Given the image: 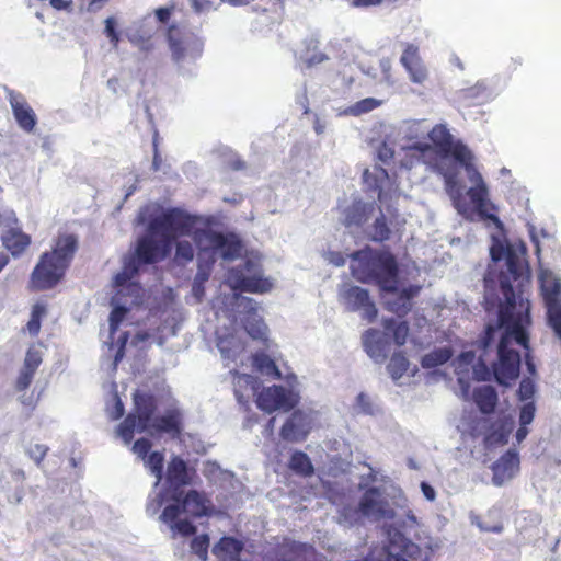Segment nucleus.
I'll use <instances>...</instances> for the list:
<instances>
[{"mask_svg":"<svg viewBox=\"0 0 561 561\" xmlns=\"http://www.w3.org/2000/svg\"><path fill=\"white\" fill-rule=\"evenodd\" d=\"M149 337H150V334L148 332L139 331L136 333L133 343L134 344L141 343V342L148 341Z\"/></svg>","mask_w":561,"mask_h":561,"instance_id":"nucleus-64","label":"nucleus"},{"mask_svg":"<svg viewBox=\"0 0 561 561\" xmlns=\"http://www.w3.org/2000/svg\"><path fill=\"white\" fill-rule=\"evenodd\" d=\"M492 261L505 260L507 271L494 279L489 272L484 277V302L486 311L495 310L497 327L488 324L485 336L480 341L482 350L476 363V354L462 352L455 360V373L462 393L468 394L467 377L472 370L477 380H495L505 387L511 386L519 376L520 354L516 346L528 350L527 327L530 324V304L524 296L522 286L523 263L508 245L493 237L490 247Z\"/></svg>","mask_w":561,"mask_h":561,"instance_id":"nucleus-1","label":"nucleus"},{"mask_svg":"<svg viewBox=\"0 0 561 561\" xmlns=\"http://www.w3.org/2000/svg\"><path fill=\"white\" fill-rule=\"evenodd\" d=\"M7 94L19 127L26 133L33 131L37 123V117L31 105L20 93H16L12 90H7Z\"/></svg>","mask_w":561,"mask_h":561,"instance_id":"nucleus-18","label":"nucleus"},{"mask_svg":"<svg viewBox=\"0 0 561 561\" xmlns=\"http://www.w3.org/2000/svg\"><path fill=\"white\" fill-rule=\"evenodd\" d=\"M535 393V383L530 378H524L520 381L518 397L522 401L531 399Z\"/></svg>","mask_w":561,"mask_h":561,"instance_id":"nucleus-54","label":"nucleus"},{"mask_svg":"<svg viewBox=\"0 0 561 561\" xmlns=\"http://www.w3.org/2000/svg\"><path fill=\"white\" fill-rule=\"evenodd\" d=\"M178 522H175V519L173 522H169L171 524V529L172 530H175L178 531L179 534H182V535H191L195 531V527L193 526V524L187 520V519H181L180 517L176 518Z\"/></svg>","mask_w":561,"mask_h":561,"instance_id":"nucleus-56","label":"nucleus"},{"mask_svg":"<svg viewBox=\"0 0 561 561\" xmlns=\"http://www.w3.org/2000/svg\"><path fill=\"white\" fill-rule=\"evenodd\" d=\"M311 46L313 50L317 48L316 43L310 41L307 51L300 55V59L307 64L308 67L320 64L327 59L325 55L321 51H310Z\"/></svg>","mask_w":561,"mask_h":561,"instance_id":"nucleus-51","label":"nucleus"},{"mask_svg":"<svg viewBox=\"0 0 561 561\" xmlns=\"http://www.w3.org/2000/svg\"><path fill=\"white\" fill-rule=\"evenodd\" d=\"M217 347L224 359H232L244 350V344L234 335L218 334Z\"/></svg>","mask_w":561,"mask_h":561,"instance_id":"nucleus-30","label":"nucleus"},{"mask_svg":"<svg viewBox=\"0 0 561 561\" xmlns=\"http://www.w3.org/2000/svg\"><path fill=\"white\" fill-rule=\"evenodd\" d=\"M427 125L425 121H409L402 123L399 128V134L402 136V140L414 141L426 136Z\"/></svg>","mask_w":561,"mask_h":561,"instance_id":"nucleus-34","label":"nucleus"},{"mask_svg":"<svg viewBox=\"0 0 561 561\" xmlns=\"http://www.w3.org/2000/svg\"><path fill=\"white\" fill-rule=\"evenodd\" d=\"M386 308L399 317L407 314L412 307V299L419 294V286H398L397 275L389 279V286L380 287Z\"/></svg>","mask_w":561,"mask_h":561,"instance_id":"nucleus-14","label":"nucleus"},{"mask_svg":"<svg viewBox=\"0 0 561 561\" xmlns=\"http://www.w3.org/2000/svg\"><path fill=\"white\" fill-rule=\"evenodd\" d=\"M227 2L232 5H243L248 0H190V5L197 14H206L218 9L219 4Z\"/></svg>","mask_w":561,"mask_h":561,"instance_id":"nucleus-37","label":"nucleus"},{"mask_svg":"<svg viewBox=\"0 0 561 561\" xmlns=\"http://www.w3.org/2000/svg\"><path fill=\"white\" fill-rule=\"evenodd\" d=\"M400 64L413 83L421 84L427 79V69L420 57L417 46L408 44L400 57Z\"/></svg>","mask_w":561,"mask_h":561,"instance_id":"nucleus-19","label":"nucleus"},{"mask_svg":"<svg viewBox=\"0 0 561 561\" xmlns=\"http://www.w3.org/2000/svg\"><path fill=\"white\" fill-rule=\"evenodd\" d=\"M128 341V332H123L117 337V343L119 344V347L115 355V363H117L123 357V350Z\"/></svg>","mask_w":561,"mask_h":561,"instance_id":"nucleus-60","label":"nucleus"},{"mask_svg":"<svg viewBox=\"0 0 561 561\" xmlns=\"http://www.w3.org/2000/svg\"><path fill=\"white\" fill-rule=\"evenodd\" d=\"M199 218L172 208L154 217L148 225V234L138 240L134 253L124 257L123 268L116 274L114 283L128 290L138 291L139 287L131 279L142 264L156 262L164 257L172 248V242L182 236H191L198 249L201 263L211 265L216 257L230 261L239 257L242 244L234 234L217 233L210 228H199Z\"/></svg>","mask_w":561,"mask_h":561,"instance_id":"nucleus-3","label":"nucleus"},{"mask_svg":"<svg viewBox=\"0 0 561 561\" xmlns=\"http://www.w3.org/2000/svg\"><path fill=\"white\" fill-rule=\"evenodd\" d=\"M209 545V538L207 535H201L195 537L192 540L191 548L192 551L202 560L205 561L207 559V548Z\"/></svg>","mask_w":561,"mask_h":561,"instance_id":"nucleus-50","label":"nucleus"},{"mask_svg":"<svg viewBox=\"0 0 561 561\" xmlns=\"http://www.w3.org/2000/svg\"><path fill=\"white\" fill-rule=\"evenodd\" d=\"M135 413L129 414L117 427V435L128 445L135 432H165L172 435L180 433L181 415L176 410H171L161 417H154V400L147 393L136 392L134 394Z\"/></svg>","mask_w":561,"mask_h":561,"instance_id":"nucleus-4","label":"nucleus"},{"mask_svg":"<svg viewBox=\"0 0 561 561\" xmlns=\"http://www.w3.org/2000/svg\"><path fill=\"white\" fill-rule=\"evenodd\" d=\"M48 451V447L42 444H35L27 448L28 456L36 462L39 463L41 460L46 456Z\"/></svg>","mask_w":561,"mask_h":561,"instance_id":"nucleus-57","label":"nucleus"},{"mask_svg":"<svg viewBox=\"0 0 561 561\" xmlns=\"http://www.w3.org/2000/svg\"><path fill=\"white\" fill-rule=\"evenodd\" d=\"M299 398V392L293 386L285 388L274 385L263 388L256 394V405L266 413L275 411L287 412L298 404Z\"/></svg>","mask_w":561,"mask_h":561,"instance_id":"nucleus-11","label":"nucleus"},{"mask_svg":"<svg viewBox=\"0 0 561 561\" xmlns=\"http://www.w3.org/2000/svg\"><path fill=\"white\" fill-rule=\"evenodd\" d=\"M327 260L335 266H342L345 264V257L340 252H329L327 254Z\"/></svg>","mask_w":561,"mask_h":561,"instance_id":"nucleus-61","label":"nucleus"},{"mask_svg":"<svg viewBox=\"0 0 561 561\" xmlns=\"http://www.w3.org/2000/svg\"><path fill=\"white\" fill-rule=\"evenodd\" d=\"M34 374V370H28L27 368L23 367L16 380V390L24 391L25 389H27L32 383Z\"/></svg>","mask_w":561,"mask_h":561,"instance_id":"nucleus-55","label":"nucleus"},{"mask_svg":"<svg viewBox=\"0 0 561 561\" xmlns=\"http://www.w3.org/2000/svg\"><path fill=\"white\" fill-rule=\"evenodd\" d=\"M364 517L371 522L393 519L394 510L391 506L385 491L380 488H369L359 501Z\"/></svg>","mask_w":561,"mask_h":561,"instance_id":"nucleus-15","label":"nucleus"},{"mask_svg":"<svg viewBox=\"0 0 561 561\" xmlns=\"http://www.w3.org/2000/svg\"><path fill=\"white\" fill-rule=\"evenodd\" d=\"M113 400L114 407L111 410H108V415L112 420H117L122 417L124 414V404L117 394H114Z\"/></svg>","mask_w":561,"mask_h":561,"instance_id":"nucleus-58","label":"nucleus"},{"mask_svg":"<svg viewBox=\"0 0 561 561\" xmlns=\"http://www.w3.org/2000/svg\"><path fill=\"white\" fill-rule=\"evenodd\" d=\"M127 313V308L124 306H114L111 314H110V343H113L114 341V334L116 333L119 324L125 319V316Z\"/></svg>","mask_w":561,"mask_h":561,"instance_id":"nucleus-49","label":"nucleus"},{"mask_svg":"<svg viewBox=\"0 0 561 561\" xmlns=\"http://www.w3.org/2000/svg\"><path fill=\"white\" fill-rule=\"evenodd\" d=\"M78 247L72 234H61L51 252H45L35 266L31 282L36 289L53 288L65 275Z\"/></svg>","mask_w":561,"mask_h":561,"instance_id":"nucleus-6","label":"nucleus"},{"mask_svg":"<svg viewBox=\"0 0 561 561\" xmlns=\"http://www.w3.org/2000/svg\"><path fill=\"white\" fill-rule=\"evenodd\" d=\"M242 548L243 546L239 540L232 537H224L214 546L213 554L217 561H238Z\"/></svg>","mask_w":561,"mask_h":561,"instance_id":"nucleus-28","label":"nucleus"},{"mask_svg":"<svg viewBox=\"0 0 561 561\" xmlns=\"http://www.w3.org/2000/svg\"><path fill=\"white\" fill-rule=\"evenodd\" d=\"M383 325L387 334L392 333L396 344L403 345L407 342L409 327L405 321L386 319Z\"/></svg>","mask_w":561,"mask_h":561,"instance_id":"nucleus-39","label":"nucleus"},{"mask_svg":"<svg viewBox=\"0 0 561 561\" xmlns=\"http://www.w3.org/2000/svg\"><path fill=\"white\" fill-rule=\"evenodd\" d=\"M104 33L106 36H110L114 33H116V30H115V19L114 18H107L105 20V30H104Z\"/></svg>","mask_w":561,"mask_h":561,"instance_id":"nucleus-63","label":"nucleus"},{"mask_svg":"<svg viewBox=\"0 0 561 561\" xmlns=\"http://www.w3.org/2000/svg\"><path fill=\"white\" fill-rule=\"evenodd\" d=\"M172 58L178 64L198 58L204 49V39L194 32L172 26L168 31Z\"/></svg>","mask_w":561,"mask_h":561,"instance_id":"nucleus-10","label":"nucleus"},{"mask_svg":"<svg viewBox=\"0 0 561 561\" xmlns=\"http://www.w3.org/2000/svg\"><path fill=\"white\" fill-rule=\"evenodd\" d=\"M541 294L547 307L548 323L561 341V279L550 270L539 272Z\"/></svg>","mask_w":561,"mask_h":561,"instance_id":"nucleus-9","label":"nucleus"},{"mask_svg":"<svg viewBox=\"0 0 561 561\" xmlns=\"http://www.w3.org/2000/svg\"><path fill=\"white\" fill-rule=\"evenodd\" d=\"M402 146H410V145L402 142V141H400L398 144H393L389 139L385 140L382 142V145L378 148L379 160L382 162H388L389 160L393 159L396 157V154H400V151H405L407 159L402 158L401 163L403 167H405L408 169L412 168L414 165V163L417 161L415 160V157H412L409 149H402L401 148Z\"/></svg>","mask_w":561,"mask_h":561,"instance_id":"nucleus-27","label":"nucleus"},{"mask_svg":"<svg viewBox=\"0 0 561 561\" xmlns=\"http://www.w3.org/2000/svg\"><path fill=\"white\" fill-rule=\"evenodd\" d=\"M289 467L294 472L304 477H309L313 473L311 460L308 455L302 451H295L291 455Z\"/></svg>","mask_w":561,"mask_h":561,"instance_id":"nucleus-40","label":"nucleus"},{"mask_svg":"<svg viewBox=\"0 0 561 561\" xmlns=\"http://www.w3.org/2000/svg\"><path fill=\"white\" fill-rule=\"evenodd\" d=\"M351 271L359 282H376L381 287L397 275V264L388 252L365 249L351 255Z\"/></svg>","mask_w":561,"mask_h":561,"instance_id":"nucleus-7","label":"nucleus"},{"mask_svg":"<svg viewBox=\"0 0 561 561\" xmlns=\"http://www.w3.org/2000/svg\"><path fill=\"white\" fill-rule=\"evenodd\" d=\"M421 490H422V493L424 495V497L428 501H434L435 497H436V492L434 490L433 486H431L428 483L426 482H422L421 483Z\"/></svg>","mask_w":561,"mask_h":561,"instance_id":"nucleus-62","label":"nucleus"},{"mask_svg":"<svg viewBox=\"0 0 561 561\" xmlns=\"http://www.w3.org/2000/svg\"><path fill=\"white\" fill-rule=\"evenodd\" d=\"M240 322L253 340H265L267 327L257 312V304L251 298L237 296Z\"/></svg>","mask_w":561,"mask_h":561,"instance_id":"nucleus-16","label":"nucleus"},{"mask_svg":"<svg viewBox=\"0 0 561 561\" xmlns=\"http://www.w3.org/2000/svg\"><path fill=\"white\" fill-rule=\"evenodd\" d=\"M253 365L262 375L273 379L280 378V371L274 360L264 353H256L253 356Z\"/></svg>","mask_w":561,"mask_h":561,"instance_id":"nucleus-35","label":"nucleus"},{"mask_svg":"<svg viewBox=\"0 0 561 561\" xmlns=\"http://www.w3.org/2000/svg\"><path fill=\"white\" fill-rule=\"evenodd\" d=\"M364 518L359 504L357 507L344 506L339 512L337 523L345 528H351L360 525Z\"/></svg>","mask_w":561,"mask_h":561,"instance_id":"nucleus-36","label":"nucleus"},{"mask_svg":"<svg viewBox=\"0 0 561 561\" xmlns=\"http://www.w3.org/2000/svg\"><path fill=\"white\" fill-rule=\"evenodd\" d=\"M150 447L151 445L148 439L140 438L133 445V453L144 459L145 466L156 477L154 486H157L162 480L163 455L159 451H153L145 459Z\"/></svg>","mask_w":561,"mask_h":561,"instance_id":"nucleus-22","label":"nucleus"},{"mask_svg":"<svg viewBox=\"0 0 561 561\" xmlns=\"http://www.w3.org/2000/svg\"><path fill=\"white\" fill-rule=\"evenodd\" d=\"M339 302L348 311H358L363 319L373 322L377 317V308L370 300L369 294L366 289L344 283L340 286Z\"/></svg>","mask_w":561,"mask_h":561,"instance_id":"nucleus-12","label":"nucleus"},{"mask_svg":"<svg viewBox=\"0 0 561 561\" xmlns=\"http://www.w3.org/2000/svg\"><path fill=\"white\" fill-rule=\"evenodd\" d=\"M492 470V481L496 486H501L505 482L513 479L519 470V458L517 453L510 450L504 454L497 461L494 462Z\"/></svg>","mask_w":561,"mask_h":561,"instance_id":"nucleus-20","label":"nucleus"},{"mask_svg":"<svg viewBox=\"0 0 561 561\" xmlns=\"http://www.w3.org/2000/svg\"><path fill=\"white\" fill-rule=\"evenodd\" d=\"M363 180L368 190L378 192V199L383 204L387 191L390 187V179L387 171L375 165L371 170L367 169L364 171Z\"/></svg>","mask_w":561,"mask_h":561,"instance_id":"nucleus-25","label":"nucleus"},{"mask_svg":"<svg viewBox=\"0 0 561 561\" xmlns=\"http://www.w3.org/2000/svg\"><path fill=\"white\" fill-rule=\"evenodd\" d=\"M473 399L480 411L484 414L494 411L497 403V393L491 386H480L473 391Z\"/></svg>","mask_w":561,"mask_h":561,"instance_id":"nucleus-29","label":"nucleus"},{"mask_svg":"<svg viewBox=\"0 0 561 561\" xmlns=\"http://www.w3.org/2000/svg\"><path fill=\"white\" fill-rule=\"evenodd\" d=\"M172 11H173V7H162V8H158L154 11V14H156L157 20L160 23L165 24L169 22Z\"/></svg>","mask_w":561,"mask_h":561,"instance_id":"nucleus-59","label":"nucleus"},{"mask_svg":"<svg viewBox=\"0 0 561 561\" xmlns=\"http://www.w3.org/2000/svg\"><path fill=\"white\" fill-rule=\"evenodd\" d=\"M409 362L401 354H394L387 366V369L394 380H398L408 369Z\"/></svg>","mask_w":561,"mask_h":561,"instance_id":"nucleus-45","label":"nucleus"},{"mask_svg":"<svg viewBox=\"0 0 561 561\" xmlns=\"http://www.w3.org/2000/svg\"><path fill=\"white\" fill-rule=\"evenodd\" d=\"M209 275H210V265L199 263L198 271L194 277L193 285H192V294L196 298L197 301H201L204 296V293H205L204 285L208 280Z\"/></svg>","mask_w":561,"mask_h":561,"instance_id":"nucleus-41","label":"nucleus"},{"mask_svg":"<svg viewBox=\"0 0 561 561\" xmlns=\"http://www.w3.org/2000/svg\"><path fill=\"white\" fill-rule=\"evenodd\" d=\"M432 145L413 142L402 146L409 149L417 162L428 165L438 172L445 181V188L458 214L473 220L479 217L492 221L501 229L497 216L490 211L494 209L489 201V191L482 175L473 165L471 150L460 140L455 139L444 124H438L427 133Z\"/></svg>","mask_w":561,"mask_h":561,"instance_id":"nucleus-2","label":"nucleus"},{"mask_svg":"<svg viewBox=\"0 0 561 561\" xmlns=\"http://www.w3.org/2000/svg\"><path fill=\"white\" fill-rule=\"evenodd\" d=\"M128 39L131 44L139 47L141 50L148 51L153 47V45L150 41V35L149 34H140L139 31L129 32Z\"/></svg>","mask_w":561,"mask_h":561,"instance_id":"nucleus-52","label":"nucleus"},{"mask_svg":"<svg viewBox=\"0 0 561 561\" xmlns=\"http://www.w3.org/2000/svg\"><path fill=\"white\" fill-rule=\"evenodd\" d=\"M387 335L376 329H369L363 334L365 351L376 363H381L387 357L389 352Z\"/></svg>","mask_w":561,"mask_h":561,"instance_id":"nucleus-21","label":"nucleus"},{"mask_svg":"<svg viewBox=\"0 0 561 561\" xmlns=\"http://www.w3.org/2000/svg\"><path fill=\"white\" fill-rule=\"evenodd\" d=\"M353 410L356 414L376 415L379 412L378 405L365 393L356 397Z\"/></svg>","mask_w":561,"mask_h":561,"instance_id":"nucleus-44","label":"nucleus"},{"mask_svg":"<svg viewBox=\"0 0 561 561\" xmlns=\"http://www.w3.org/2000/svg\"><path fill=\"white\" fill-rule=\"evenodd\" d=\"M172 497L174 503L168 505L160 516L164 523L173 522L180 517L181 514H187L191 516H203L208 514V501L197 491H190L183 500H181L175 493Z\"/></svg>","mask_w":561,"mask_h":561,"instance_id":"nucleus-13","label":"nucleus"},{"mask_svg":"<svg viewBox=\"0 0 561 561\" xmlns=\"http://www.w3.org/2000/svg\"><path fill=\"white\" fill-rule=\"evenodd\" d=\"M226 282L233 290L256 294L267 293L273 287L272 280L264 277L260 263L250 259L240 266L229 270Z\"/></svg>","mask_w":561,"mask_h":561,"instance_id":"nucleus-8","label":"nucleus"},{"mask_svg":"<svg viewBox=\"0 0 561 561\" xmlns=\"http://www.w3.org/2000/svg\"><path fill=\"white\" fill-rule=\"evenodd\" d=\"M453 356L449 347H438L422 357L423 368H434L447 363Z\"/></svg>","mask_w":561,"mask_h":561,"instance_id":"nucleus-38","label":"nucleus"},{"mask_svg":"<svg viewBox=\"0 0 561 561\" xmlns=\"http://www.w3.org/2000/svg\"><path fill=\"white\" fill-rule=\"evenodd\" d=\"M391 61L388 58H383L379 60V70L380 77L379 82L383 83L388 87H392L394 84V79L391 73Z\"/></svg>","mask_w":561,"mask_h":561,"instance_id":"nucleus-53","label":"nucleus"},{"mask_svg":"<svg viewBox=\"0 0 561 561\" xmlns=\"http://www.w3.org/2000/svg\"><path fill=\"white\" fill-rule=\"evenodd\" d=\"M536 407L533 401L525 402L519 410V427L516 431V440L522 443L528 435L527 426L531 424L535 417Z\"/></svg>","mask_w":561,"mask_h":561,"instance_id":"nucleus-32","label":"nucleus"},{"mask_svg":"<svg viewBox=\"0 0 561 561\" xmlns=\"http://www.w3.org/2000/svg\"><path fill=\"white\" fill-rule=\"evenodd\" d=\"M316 416L317 413L312 410L295 411L280 430L282 438L290 443L305 440L314 424Z\"/></svg>","mask_w":561,"mask_h":561,"instance_id":"nucleus-17","label":"nucleus"},{"mask_svg":"<svg viewBox=\"0 0 561 561\" xmlns=\"http://www.w3.org/2000/svg\"><path fill=\"white\" fill-rule=\"evenodd\" d=\"M30 237L16 229H11L3 237V244L13 255L20 254L30 244Z\"/></svg>","mask_w":561,"mask_h":561,"instance_id":"nucleus-33","label":"nucleus"},{"mask_svg":"<svg viewBox=\"0 0 561 561\" xmlns=\"http://www.w3.org/2000/svg\"><path fill=\"white\" fill-rule=\"evenodd\" d=\"M194 247L190 241L180 240L175 243V261L185 264L194 259Z\"/></svg>","mask_w":561,"mask_h":561,"instance_id":"nucleus-46","label":"nucleus"},{"mask_svg":"<svg viewBox=\"0 0 561 561\" xmlns=\"http://www.w3.org/2000/svg\"><path fill=\"white\" fill-rule=\"evenodd\" d=\"M194 470L190 469L186 462L180 457H173L168 463L165 481L174 492L184 485L192 483Z\"/></svg>","mask_w":561,"mask_h":561,"instance_id":"nucleus-23","label":"nucleus"},{"mask_svg":"<svg viewBox=\"0 0 561 561\" xmlns=\"http://www.w3.org/2000/svg\"><path fill=\"white\" fill-rule=\"evenodd\" d=\"M46 309L43 305L36 304L31 313V319L27 322L26 329L33 336L37 335L41 330V320L45 316Z\"/></svg>","mask_w":561,"mask_h":561,"instance_id":"nucleus-48","label":"nucleus"},{"mask_svg":"<svg viewBox=\"0 0 561 561\" xmlns=\"http://www.w3.org/2000/svg\"><path fill=\"white\" fill-rule=\"evenodd\" d=\"M374 213H376L374 204L355 201L343 210L342 221L347 228L362 227L374 216Z\"/></svg>","mask_w":561,"mask_h":561,"instance_id":"nucleus-24","label":"nucleus"},{"mask_svg":"<svg viewBox=\"0 0 561 561\" xmlns=\"http://www.w3.org/2000/svg\"><path fill=\"white\" fill-rule=\"evenodd\" d=\"M377 215L374 214V222L365 227L364 231L367 237L374 241H383L389 238L390 229L388 228L385 216L380 208L376 209Z\"/></svg>","mask_w":561,"mask_h":561,"instance_id":"nucleus-31","label":"nucleus"},{"mask_svg":"<svg viewBox=\"0 0 561 561\" xmlns=\"http://www.w3.org/2000/svg\"><path fill=\"white\" fill-rule=\"evenodd\" d=\"M259 382L248 374H236L233 378L234 396L239 403L245 404L256 394Z\"/></svg>","mask_w":561,"mask_h":561,"instance_id":"nucleus-26","label":"nucleus"},{"mask_svg":"<svg viewBox=\"0 0 561 561\" xmlns=\"http://www.w3.org/2000/svg\"><path fill=\"white\" fill-rule=\"evenodd\" d=\"M43 354L44 352L41 345H32L26 352L23 367L36 371L42 364Z\"/></svg>","mask_w":561,"mask_h":561,"instance_id":"nucleus-47","label":"nucleus"},{"mask_svg":"<svg viewBox=\"0 0 561 561\" xmlns=\"http://www.w3.org/2000/svg\"><path fill=\"white\" fill-rule=\"evenodd\" d=\"M381 102L375 98H366L363 99L355 104L343 110L342 114L351 115V116H359L362 114L368 113L376 107H378Z\"/></svg>","mask_w":561,"mask_h":561,"instance_id":"nucleus-43","label":"nucleus"},{"mask_svg":"<svg viewBox=\"0 0 561 561\" xmlns=\"http://www.w3.org/2000/svg\"><path fill=\"white\" fill-rule=\"evenodd\" d=\"M461 98L473 103H482L490 100L492 94L484 82H477L473 87L462 90Z\"/></svg>","mask_w":561,"mask_h":561,"instance_id":"nucleus-42","label":"nucleus"},{"mask_svg":"<svg viewBox=\"0 0 561 561\" xmlns=\"http://www.w3.org/2000/svg\"><path fill=\"white\" fill-rule=\"evenodd\" d=\"M385 540L374 547L366 561H427L437 543L428 536L417 535L419 543L408 539L394 525L382 528Z\"/></svg>","mask_w":561,"mask_h":561,"instance_id":"nucleus-5","label":"nucleus"}]
</instances>
